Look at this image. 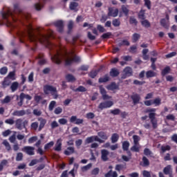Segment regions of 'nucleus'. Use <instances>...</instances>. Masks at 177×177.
<instances>
[{
  "label": "nucleus",
  "instance_id": "6e6552de",
  "mask_svg": "<svg viewBox=\"0 0 177 177\" xmlns=\"http://www.w3.org/2000/svg\"><path fill=\"white\" fill-rule=\"evenodd\" d=\"M118 8L114 9V7H109L108 8L107 16L108 17H117L118 16Z\"/></svg>",
  "mask_w": 177,
  "mask_h": 177
},
{
  "label": "nucleus",
  "instance_id": "cd10ccee",
  "mask_svg": "<svg viewBox=\"0 0 177 177\" xmlns=\"http://www.w3.org/2000/svg\"><path fill=\"white\" fill-rule=\"evenodd\" d=\"M170 72H171V67L167 66L165 68H163L162 71H161V75L162 77H165V75H167V74H169Z\"/></svg>",
  "mask_w": 177,
  "mask_h": 177
},
{
  "label": "nucleus",
  "instance_id": "4be33fe9",
  "mask_svg": "<svg viewBox=\"0 0 177 177\" xmlns=\"http://www.w3.org/2000/svg\"><path fill=\"white\" fill-rule=\"evenodd\" d=\"M11 82H12L10 81V80L9 78L5 77L4 80L1 83L2 88H3V89H5V88H6L7 86H9V85H10Z\"/></svg>",
  "mask_w": 177,
  "mask_h": 177
},
{
  "label": "nucleus",
  "instance_id": "2eb2a0df",
  "mask_svg": "<svg viewBox=\"0 0 177 177\" xmlns=\"http://www.w3.org/2000/svg\"><path fill=\"white\" fill-rule=\"evenodd\" d=\"M108 91H120V85L115 82H112L110 84L106 86Z\"/></svg>",
  "mask_w": 177,
  "mask_h": 177
},
{
  "label": "nucleus",
  "instance_id": "0e129e2a",
  "mask_svg": "<svg viewBox=\"0 0 177 177\" xmlns=\"http://www.w3.org/2000/svg\"><path fill=\"white\" fill-rule=\"evenodd\" d=\"M10 100H12V98L10 97V96L7 95V96H6V97L2 100V103H3V104L10 103Z\"/></svg>",
  "mask_w": 177,
  "mask_h": 177
},
{
  "label": "nucleus",
  "instance_id": "20e7f679",
  "mask_svg": "<svg viewBox=\"0 0 177 177\" xmlns=\"http://www.w3.org/2000/svg\"><path fill=\"white\" fill-rule=\"evenodd\" d=\"M44 92L45 95H49V92H50V94L53 96L54 99H57V97H59V95H57V88L49 84L45 85L44 86Z\"/></svg>",
  "mask_w": 177,
  "mask_h": 177
},
{
  "label": "nucleus",
  "instance_id": "3c124183",
  "mask_svg": "<svg viewBox=\"0 0 177 177\" xmlns=\"http://www.w3.org/2000/svg\"><path fill=\"white\" fill-rule=\"evenodd\" d=\"M153 104H155V106H160L161 104V98L157 97L152 100Z\"/></svg>",
  "mask_w": 177,
  "mask_h": 177
},
{
  "label": "nucleus",
  "instance_id": "1a4fd4ad",
  "mask_svg": "<svg viewBox=\"0 0 177 177\" xmlns=\"http://www.w3.org/2000/svg\"><path fill=\"white\" fill-rule=\"evenodd\" d=\"M113 104L114 102H113V101L102 102L99 104L98 109L100 110H103L104 109H110V107H111Z\"/></svg>",
  "mask_w": 177,
  "mask_h": 177
},
{
  "label": "nucleus",
  "instance_id": "f8f14e48",
  "mask_svg": "<svg viewBox=\"0 0 177 177\" xmlns=\"http://www.w3.org/2000/svg\"><path fill=\"white\" fill-rule=\"evenodd\" d=\"M124 74H123L122 76V80H125L127 77H132V75L133 74V71L132 70V68L127 66L124 69Z\"/></svg>",
  "mask_w": 177,
  "mask_h": 177
},
{
  "label": "nucleus",
  "instance_id": "a211bd4d",
  "mask_svg": "<svg viewBox=\"0 0 177 177\" xmlns=\"http://www.w3.org/2000/svg\"><path fill=\"white\" fill-rule=\"evenodd\" d=\"M109 75L113 78H115V77H118V75H120V71L116 68H113L111 69Z\"/></svg>",
  "mask_w": 177,
  "mask_h": 177
},
{
  "label": "nucleus",
  "instance_id": "6e6d98bb",
  "mask_svg": "<svg viewBox=\"0 0 177 177\" xmlns=\"http://www.w3.org/2000/svg\"><path fill=\"white\" fill-rule=\"evenodd\" d=\"M145 6L147 8V9H151V1L150 0H144Z\"/></svg>",
  "mask_w": 177,
  "mask_h": 177
},
{
  "label": "nucleus",
  "instance_id": "69168bd1",
  "mask_svg": "<svg viewBox=\"0 0 177 177\" xmlns=\"http://www.w3.org/2000/svg\"><path fill=\"white\" fill-rule=\"evenodd\" d=\"M82 145V140L78 139L75 141V146L77 149H80Z\"/></svg>",
  "mask_w": 177,
  "mask_h": 177
},
{
  "label": "nucleus",
  "instance_id": "a18cd8bd",
  "mask_svg": "<svg viewBox=\"0 0 177 177\" xmlns=\"http://www.w3.org/2000/svg\"><path fill=\"white\" fill-rule=\"evenodd\" d=\"M98 73H99V71H97V70L91 71L88 73V76L90 77V78H95L96 77V75H97Z\"/></svg>",
  "mask_w": 177,
  "mask_h": 177
},
{
  "label": "nucleus",
  "instance_id": "7c9ffc66",
  "mask_svg": "<svg viewBox=\"0 0 177 177\" xmlns=\"http://www.w3.org/2000/svg\"><path fill=\"white\" fill-rule=\"evenodd\" d=\"M157 73L153 71H148L146 72L147 78H153V77H156Z\"/></svg>",
  "mask_w": 177,
  "mask_h": 177
},
{
  "label": "nucleus",
  "instance_id": "5701e85b",
  "mask_svg": "<svg viewBox=\"0 0 177 177\" xmlns=\"http://www.w3.org/2000/svg\"><path fill=\"white\" fill-rule=\"evenodd\" d=\"M22 125H23V120L19 118L15 121V127L16 128H17V129H19V131H21V129H23Z\"/></svg>",
  "mask_w": 177,
  "mask_h": 177
},
{
  "label": "nucleus",
  "instance_id": "5fc2aeb1",
  "mask_svg": "<svg viewBox=\"0 0 177 177\" xmlns=\"http://www.w3.org/2000/svg\"><path fill=\"white\" fill-rule=\"evenodd\" d=\"M38 125H39L38 122H34L31 124L30 128L33 131H37V129H38Z\"/></svg>",
  "mask_w": 177,
  "mask_h": 177
},
{
  "label": "nucleus",
  "instance_id": "a878e982",
  "mask_svg": "<svg viewBox=\"0 0 177 177\" xmlns=\"http://www.w3.org/2000/svg\"><path fill=\"white\" fill-rule=\"evenodd\" d=\"M110 81V77H109V75H105L104 77H100L98 80V82L100 84H103L104 82H109Z\"/></svg>",
  "mask_w": 177,
  "mask_h": 177
},
{
  "label": "nucleus",
  "instance_id": "9d476101",
  "mask_svg": "<svg viewBox=\"0 0 177 177\" xmlns=\"http://www.w3.org/2000/svg\"><path fill=\"white\" fill-rule=\"evenodd\" d=\"M80 60H81V58L77 55H75L73 58H68L65 60V66H71L73 63H78Z\"/></svg>",
  "mask_w": 177,
  "mask_h": 177
},
{
  "label": "nucleus",
  "instance_id": "c9c22d12",
  "mask_svg": "<svg viewBox=\"0 0 177 177\" xmlns=\"http://www.w3.org/2000/svg\"><path fill=\"white\" fill-rule=\"evenodd\" d=\"M141 24L143 27H145V28H149V27L151 26L150 21L147 19H143V21H141Z\"/></svg>",
  "mask_w": 177,
  "mask_h": 177
},
{
  "label": "nucleus",
  "instance_id": "bf43d9fd",
  "mask_svg": "<svg viewBox=\"0 0 177 177\" xmlns=\"http://www.w3.org/2000/svg\"><path fill=\"white\" fill-rule=\"evenodd\" d=\"M129 24H135L136 26L138 24V20L135 18V17H131L129 19Z\"/></svg>",
  "mask_w": 177,
  "mask_h": 177
},
{
  "label": "nucleus",
  "instance_id": "864d4df0",
  "mask_svg": "<svg viewBox=\"0 0 177 177\" xmlns=\"http://www.w3.org/2000/svg\"><path fill=\"white\" fill-rule=\"evenodd\" d=\"M92 168V163H89L86 166H83L82 167V172H85L86 171H88V169H91Z\"/></svg>",
  "mask_w": 177,
  "mask_h": 177
},
{
  "label": "nucleus",
  "instance_id": "9b49d317",
  "mask_svg": "<svg viewBox=\"0 0 177 177\" xmlns=\"http://www.w3.org/2000/svg\"><path fill=\"white\" fill-rule=\"evenodd\" d=\"M35 150V148L30 146H26L22 148V151L26 153L28 156H34V154H35V152L34 151Z\"/></svg>",
  "mask_w": 177,
  "mask_h": 177
},
{
  "label": "nucleus",
  "instance_id": "f3484780",
  "mask_svg": "<svg viewBox=\"0 0 177 177\" xmlns=\"http://www.w3.org/2000/svg\"><path fill=\"white\" fill-rule=\"evenodd\" d=\"M109 154H110V152L107 149L101 150V159L102 161H109Z\"/></svg>",
  "mask_w": 177,
  "mask_h": 177
},
{
  "label": "nucleus",
  "instance_id": "4468645a",
  "mask_svg": "<svg viewBox=\"0 0 177 177\" xmlns=\"http://www.w3.org/2000/svg\"><path fill=\"white\" fill-rule=\"evenodd\" d=\"M70 122H71V124L80 125L81 124H84V119L77 118V115H72L70 118Z\"/></svg>",
  "mask_w": 177,
  "mask_h": 177
},
{
  "label": "nucleus",
  "instance_id": "c03bdc74",
  "mask_svg": "<svg viewBox=\"0 0 177 177\" xmlns=\"http://www.w3.org/2000/svg\"><path fill=\"white\" fill-rule=\"evenodd\" d=\"M163 172L165 175H169V174H171L172 171H171V165H167L163 169Z\"/></svg>",
  "mask_w": 177,
  "mask_h": 177
},
{
  "label": "nucleus",
  "instance_id": "c85d7f7f",
  "mask_svg": "<svg viewBox=\"0 0 177 177\" xmlns=\"http://www.w3.org/2000/svg\"><path fill=\"white\" fill-rule=\"evenodd\" d=\"M46 124V119H41L40 120V123H39V128H38L39 132L42 131V129H44Z\"/></svg>",
  "mask_w": 177,
  "mask_h": 177
},
{
  "label": "nucleus",
  "instance_id": "7ed1b4c3",
  "mask_svg": "<svg viewBox=\"0 0 177 177\" xmlns=\"http://www.w3.org/2000/svg\"><path fill=\"white\" fill-rule=\"evenodd\" d=\"M156 111H157V109L156 108H151L146 110V113H149V118L151 120V124H152V127L153 128V129H157V127H158L157 118H156Z\"/></svg>",
  "mask_w": 177,
  "mask_h": 177
},
{
  "label": "nucleus",
  "instance_id": "aec40b11",
  "mask_svg": "<svg viewBox=\"0 0 177 177\" xmlns=\"http://www.w3.org/2000/svg\"><path fill=\"white\" fill-rule=\"evenodd\" d=\"M75 152V150L73 147H68L66 150L64 151V154H65V156H71V154H74Z\"/></svg>",
  "mask_w": 177,
  "mask_h": 177
},
{
  "label": "nucleus",
  "instance_id": "58836bf2",
  "mask_svg": "<svg viewBox=\"0 0 177 177\" xmlns=\"http://www.w3.org/2000/svg\"><path fill=\"white\" fill-rule=\"evenodd\" d=\"M98 136H100V138L104 140H107V139H109V136H107V134H106L104 131L98 132Z\"/></svg>",
  "mask_w": 177,
  "mask_h": 177
},
{
  "label": "nucleus",
  "instance_id": "b1692460",
  "mask_svg": "<svg viewBox=\"0 0 177 177\" xmlns=\"http://www.w3.org/2000/svg\"><path fill=\"white\" fill-rule=\"evenodd\" d=\"M118 139H120V136L118 135V133H113L111 137V143H117V142H118Z\"/></svg>",
  "mask_w": 177,
  "mask_h": 177
},
{
  "label": "nucleus",
  "instance_id": "6ab92c4d",
  "mask_svg": "<svg viewBox=\"0 0 177 177\" xmlns=\"http://www.w3.org/2000/svg\"><path fill=\"white\" fill-rule=\"evenodd\" d=\"M160 23V26L164 28H166V30L169 28V21H167L165 18L161 19Z\"/></svg>",
  "mask_w": 177,
  "mask_h": 177
},
{
  "label": "nucleus",
  "instance_id": "bb28decb",
  "mask_svg": "<svg viewBox=\"0 0 177 177\" xmlns=\"http://www.w3.org/2000/svg\"><path fill=\"white\" fill-rule=\"evenodd\" d=\"M9 164V162L6 159H3L0 162V172L3 171V167H6Z\"/></svg>",
  "mask_w": 177,
  "mask_h": 177
},
{
  "label": "nucleus",
  "instance_id": "f257e3e1",
  "mask_svg": "<svg viewBox=\"0 0 177 177\" xmlns=\"http://www.w3.org/2000/svg\"><path fill=\"white\" fill-rule=\"evenodd\" d=\"M27 36L28 39L30 41V42H33L34 45L37 46V44L38 42H40L42 45H48L49 46H56L55 45H53L52 43L49 41V35H44L39 33L38 35H35L34 33V29L32 28V26L30 25L28 26V29L26 32V33H24L22 32L20 34L21 38H23L24 37Z\"/></svg>",
  "mask_w": 177,
  "mask_h": 177
},
{
  "label": "nucleus",
  "instance_id": "de8ad7c7",
  "mask_svg": "<svg viewBox=\"0 0 177 177\" xmlns=\"http://www.w3.org/2000/svg\"><path fill=\"white\" fill-rule=\"evenodd\" d=\"M74 27V22L73 21H70L68 24V34H70Z\"/></svg>",
  "mask_w": 177,
  "mask_h": 177
},
{
  "label": "nucleus",
  "instance_id": "338daca9",
  "mask_svg": "<svg viewBox=\"0 0 177 177\" xmlns=\"http://www.w3.org/2000/svg\"><path fill=\"white\" fill-rule=\"evenodd\" d=\"M23 160V153L19 152L17 154L16 161H21Z\"/></svg>",
  "mask_w": 177,
  "mask_h": 177
},
{
  "label": "nucleus",
  "instance_id": "4d7b16f0",
  "mask_svg": "<svg viewBox=\"0 0 177 177\" xmlns=\"http://www.w3.org/2000/svg\"><path fill=\"white\" fill-rule=\"evenodd\" d=\"M111 35V32H108L104 33L101 36V38H102V39H109V38H110Z\"/></svg>",
  "mask_w": 177,
  "mask_h": 177
},
{
  "label": "nucleus",
  "instance_id": "680f3d73",
  "mask_svg": "<svg viewBox=\"0 0 177 177\" xmlns=\"http://www.w3.org/2000/svg\"><path fill=\"white\" fill-rule=\"evenodd\" d=\"M133 84L134 85L142 86V85H145V84H146V82H145V81L141 82V81H139L138 80H133Z\"/></svg>",
  "mask_w": 177,
  "mask_h": 177
},
{
  "label": "nucleus",
  "instance_id": "412c9836",
  "mask_svg": "<svg viewBox=\"0 0 177 177\" xmlns=\"http://www.w3.org/2000/svg\"><path fill=\"white\" fill-rule=\"evenodd\" d=\"M55 151H62V140L58 139L54 147Z\"/></svg>",
  "mask_w": 177,
  "mask_h": 177
},
{
  "label": "nucleus",
  "instance_id": "13d9d810",
  "mask_svg": "<svg viewBox=\"0 0 177 177\" xmlns=\"http://www.w3.org/2000/svg\"><path fill=\"white\" fill-rule=\"evenodd\" d=\"M86 117L88 120H93L95 118V113L92 112L87 113Z\"/></svg>",
  "mask_w": 177,
  "mask_h": 177
},
{
  "label": "nucleus",
  "instance_id": "72a5a7b5",
  "mask_svg": "<svg viewBox=\"0 0 177 177\" xmlns=\"http://www.w3.org/2000/svg\"><path fill=\"white\" fill-rule=\"evenodd\" d=\"M141 165L142 167H149L150 165V161H149L146 156L142 157V164Z\"/></svg>",
  "mask_w": 177,
  "mask_h": 177
},
{
  "label": "nucleus",
  "instance_id": "e2e57ef3",
  "mask_svg": "<svg viewBox=\"0 0 177 177\" xmlns=\"http://www.w3.org/2000/svg\"><path fill=\"white\" fill-rule=\"evenodd\" d=\"M8 73V67L3 66L0 69V74L1 75H5Z\"/></svg>",
  "mask_w": 177,
  "mask_h": 177
},
{
  "label": "nucleus",
  "instance_id": "49530a36",
  "mask_svg": "<svg viewBox=\"0 0 177 177\" xmlns=\"http://www.w3.org/2000/svg\"><path fill=\"white\" fill-rule=\"evenodd\" d=\"M145 10H141L138 13V19L140 20L146 19V15H145Z\"/></svg>",
  "mask_w": 177,
  "mask_h": 177
},
{
  "label": "nucleus",
  "instance_id": "2f4dec72",
  "mask_svg": "<svg viewBox=\"0 0 177 177\" xmlns=\"http://www.w3.org/2000/svg\"><path fill=\"white\" fill-rule=\"evenodd\" d=\"M129 141H124L122 145L123 151L129 150Z\"/></svg>",
  "mask_w": 177,
  "mask_h": 177
},
{
  "label": "nucleus",
  "instance_id": "f704fd0d",
  "mask_svg": "<svg viewBox=\"0 0 177 177\" xmlns=\"http://www.w3.org/2000/svg\"><path fill=\"white\" fill-rule=\"evenodd\" d=\"M112 24L113 27H120L121 26V21H120V19H113L112 20Z\"/></svg>",
  "mask_w": 177,
  "mask_h": 177
},
{
  "label": "nucleus",
  "instance_id": "39448f33",
  "mask_svg": "<svg viewBox=\"0 0 177 177\" xmlns=\"http://www.w3.org/2000/svg\"><path fill=\"white\" fill-rule=\"evenodd\" d=\"M99 89L100 93L102 95V98L103 100H110V99H111V96L107 94V91H106V88L103 87V85H100L99 86Z\"/></svg>",
  "mask_w": 177,
  "mask_h": 177
},
{
  "label": "nucleus",
  "instance_id": "4c0bfd02",
  "mask_svg": "<svg viewBox=\"0 0 177 177\" xmlns=\"http://www.w3.org/2000/svg\"><path fill=\"white\" fill-rule=\"evenodd\" d=\"M3 145L5 146L7 151H10V150H12V147L10 146V144H9V142H8V140H3Z\"/></svg>",
  "mask_w": 177,
  "mask_h": 177
},
{
  "label": "nucleus",
  "instance_id": "dca6fc26",
  "mask_svg": "<svg viewBox=\"0 0 177 177\" xmlns=\"http://www.w3.org/2000/svg\"><path fill=\"white\" fill-rule=\"evenodd\" d=\"M131 99L133 101V104H134V106H136V104H139V103L140 102V95L138 94V93H133L131 96Z\"/></svg>",
  "mask_w": 177,
  "mask_h": 177
},
{
  "label": "nucleus",
  "instance_id": "37998d69",
  "mask_svg": "<svg viewBox=\"0 0 177 177\" xmlns=\"http://www.w3.org/2000/svg\"><path fill=\"white\" fill-rule=\"evenodd\" d=\"M133 145H140L139 142H140V137L138 135L133 136Z\"/></svg>",
  "mask_w": 177,
  "mask_h": 177
},
{
  "label": "nucleus",
  "instance_id": "09e8293b",
  "mask_svg": "<svg viewBox=\"0 0 177 177\" xmlns=\"http://www.w3.org/2000/svg\"><path fill=\"white\" fill-rule=\"evenodd\" d=\"M54 145H55V142L50 141V142H48L44 145V150H48V149H50L51 147H53Z\"/></svg>",
  "mask_w": 177,
  "mask_h": 177
},
{
  "label": "nucleus",
  "instance_id": "052dcab7",
  "mask_svg": "<svg viewBox=\"0 0 177 177\" xmlns=\"http://www.w3.org/2000/svg\"><path fill=\"white\" fill-rule=\"evenodd\" d=\"M131 44L128 41V40H122V42L119 43V46H129Z\"/></svg>",
  "mask_w": 177,
  "mask_h": 177
},
{
  "label": "nucleus",
  "instance_id": "ddd939ff",
  "mask_svg": "<svg viewBox=\"0 0 177 177\" xmlns=\"http://www.w3.org/2000/svg\"><path fill=\"white\" fill-rule=\"evenodd\" d=\"M54 26H55V27L57 29V31L59 32H63V31H64V24L63 22V21L62 20H59L57 21L54 23Z\"/></svg>",
  "mask_w": 177,
  "mask_h": 177
},
{
  "label": "nucleus",
  "instance_id": "ea45409f",
  "mask_svg": "<svg viewBox=\"0 0 177 177\" xmlns=\"http://www.w3.org/2000/svg\"><path fill=\"white\" fill-rule=\"evenodd\" d=\"M39 59H41L39 61V64H40V66H44V64L46 63V59H44V54H39Z\"/></svg>",
  "mask_w": 177,
  "mask_h": 177
},
{
  "label": "nucleus",
  "instance_id": "c756f323",
  "mask_svg": "<svg viewBox=\"0 0 177 177\" xmlns=\"http://www.w3.org/2000/svg\"><path fill=\"white\" fill-rule=\"evenodd\" d=\"M66 81H68V82H75V77H74V75H71V74H68L66 75L65 77Z\"/></svg>",
  "mask_w": 177,
  "mask_h": 177
},
{
  "label": "nucleus",
  "instance_id": "a19ab883",
  "mask_svg": "<svg viewBox=\"0 0 177 177\" xmlns=\"http://www.w3.org/2000/svg\"><path fill=\"white\" fill-rule=\"evenodd\" d=\"M132 39H133V44H135V42H138V41L140 39V35L139 33L133 34Z\"/></svg>",
  "mask_w": 177,
  "mask_h": 177
},
{
  "label": "nucleus",
  "instance_id": "603ef678",
  "mask_svg": "<svg viewBox=\"0 0 177 177\" xmlns=\"http://www.w3.org/2000/svg\"><path fill=\"white\" fill-rule=\"evenodd\" d=\"M74 91L75 92H86V88H85L84 86H80L75 90H74Z\"/></svg>",
  "mask_w": 177,
  "mask_h": 177
},
{
  "label": "nucleus",
  "instance_id": "79ce46f5",
  "mask_svg": "<svg viewBox=\"0 0 177 177\" xmlns=\"http://www.w3.org/2000/svg\"><path fill=\"white\" fill-rule=\"evenodd\" d=\"M161 153H165V151H169L171 150V146L169 145H162L160 147Z\"/></svg>",
  "mask_w": 177,
  "mask_h": 177
},
{
  "label": "nucleus",
  "instance_id": "393cba45",
  "mask_svg": "<svg viewBox=\"0 0 177 177\" xmlns=\"http://www.w3.org/2000/svg\"><path fill=\"white\" fill-rule=\"evenodd\" d=\"M130 150L131 151H134L135 153H139V151H140V144H133Z\"/></svg>",
  "mask_w": 177,
  "mask_h": 177
},
{
  "label": "nucleus",
  "instance_id": "0eeeda50",
  "mask_svg": "<svg viewBox=\"0 0 177 177\" xmlns=\"http://www.w3.org/2000/svg\"><path fill=\"white\" fill-rule=\"evenodd\" d=\"M26 114H30V110H15L12 113V115H14V117H24V115H26Z\"/></svg>",
  "mask_w": 177,
  "mask_h": 177
},
{
  "label": "nucleus",
  "instance_id": "8fccbe9b",
  "mask_svg": "<svg viewBox=\"0 0 177 177\" xmlns=\"http://www.w3.org/2000/svg\"><path fill=\"white\" fill-rule=\"evenodd\" d=\"M55 106H56V101H51L48 106L49 111H53V109H55Z\"/></svg>",
  "mask_w": 177,
  "mask_h": 177
},
{
  "label": "nucleus",
  "instance_id": "774afa93",
  "mask_svg": "<svg viewBox=\"0 0 177 177\" xmlns=\"http://www.w3.org/2000/svg\"><path fill=\"white\" fill-rule=\"evenodd\" d=\"M142 176L143 177H151V174H150L149 171L147 170H144L142 171Z\"/></svg>",
  "mask_w": 177,
  "mask_h": 177
},
{
  "label": "nucleus",
  "instance_id": "423d86ee",
  "mask_svg": "<svg viewBox=\"0 0 177 177\" xmlns=\"http://www.w3.org/2000/svg\"><path fill=\"white\" fill-rule=\"evenodd\" d=\"M62 56V53H60V51L59 50H56V54L54 55L51 56V60L55 64H62V58H60Z\"/></svg>",
  "mask_w": 177,
  "mask_h": 177
},
{
  "label": "nucleus",
  "instance_id": "f03ea898",
  "mask_svg": "<svg viewBox=\"0 0 177 177\" xmlns=\"http://www.w3.org/2000/svg\"><path fill=\"white\" fill-rule=\"evenodd\" d=\"M22 11L21 9L19 7V4H15L14 5V11L12 12L10 10L8 11V12H4L2 14V17L5 20H8V17H12L13 21H16L17 20V18L15 16V15H21Z\"/></svg>",
  "mask_w": 177,
  "mask_h": 177
},
{
  "label": "nucleus",
  "instance_id": "e433bc0d",
  "mask_svg": "<svg viewBox=\"0 0 177 177\" xmlns=\"http://www.w3.org/2000/svg\"><path fill=\"white\" fill-rule=\"evenodd\" d=\"M69 8L71 10H77V8H78V3L74 1L71 2Z\"/></svg>",
  "mask_w": 177,
  "mask_h": 177
},
{
  "label": "nucleus",
  "instance_id": "473e14b6",
  "mask_svg": "<svg viewBox=\"0 0 177 177\" xmlns=\"http://www.w3.org/2000/svg\"><path fill=\"white\" fill-rule=\"evenodd\" d=\"M17 88H19V82H12L10 86V89L12 92H16V91H17Z\"/></svg>",
  "mask_w": 177,
  "mask_h": 177
}]
</instances>
